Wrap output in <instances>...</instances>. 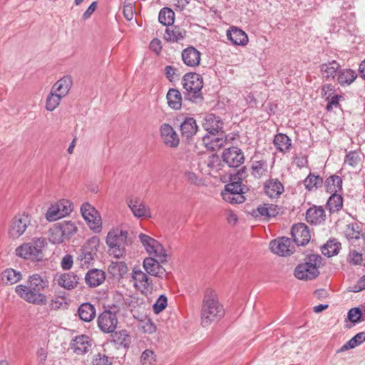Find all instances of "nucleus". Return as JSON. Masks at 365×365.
<instances>
[{"instance_id":"obj_16","label":"nucleus","mask_w":365,"mask_h":365,"mask_svg":"<svg viewBox=\"0 0 365 365\" xmlns=\"http://www.w3.org/2000/svg\"><path fill=\"white\" fill-rule=\"evenodd\" d=\"M291 235L293 241L297 246H304L308 244L311 235L308 227L304 223H298L292 226Z\"/></svg>"},{"instance_id":"obj_30","label":"nucleus","mask_w":365,"mask_h":365,"mask_svg":"<svg viewBox=\"0 0 365 365\" xmlns=\"http://www.w3.org/2000/svg\"><path fill=\"white\" fill-rule=\"evenodd\" d=\"M79 280V277L73 272H67L61 274L57 279V282L59 286L71 290L76 287Z\"/></svg>"},{"instance_id":"obj_64","label":"nucleus","mask_w":365,"mask_h":365,"mask_svg":"<svg viewBox=\"0 0 365 365\" xmlns=\"http://www.w3.org/2000/svg\"><path fill=\"white\" fill-rule=\"evenodd\" d=\"M364 289H365V275L359 278L356 284L351 287L350 291L353 292H359Z\"/></svg>"},{"instance_id":"obj_2","label":"nucleus","mask_w":365,"mask_h":365,"mask_svg":"<svg viewBox=\"0 0 365 365\" xmlns=\"http://www.w3.org/2000/svg\"><path fill=\"white\" fill-rule=\"evenodd\" d=\"M225 315L223 305L219 302L217 293L207 289L204 294L200 312L201 324L207 327Z\"/></svg>"},{"instance_id":"obj_7","label":"nucleus","mask_w":365,"mask_h":365,"mask_svg":"<svg viewBox=\"0 0 365 365\" xmlns=\"http://www.w3.org/2000/svg\"><path fill=\"white\" fill-rule=\"evenodd\" d=\"M108 309L99 314L97 319L98 327L104 333H113L116 329L118 321L116 313L119 309L117 305L108 306Z\"/></svg>"},{"instance_id":"obj_60","label":"nucleus","mask_w":365,"mask_h":365,"mask_svg":"<svg viewBox=\"0 0 365 365\" xmlns=\"http://www.w3.org/2000/svg\"><path fill=\"white\" fill-rule=\"evenodd\" d=\"M93 365H112V360L105 354L98 353L95 355L92 361Z\"/></svg>"},{"instance_id":"obj_40","label":"nucleus","mask_w":365,"mask_h":365,"mask_svg":"<svg viewBox=\"0 0 365 365\" xmlns=\"http://www.w3.org/2000/svg\"><path fill=\"white\" fill-rule=\"evenodd\" d=\"M323 178L321 176L310 173L304 180L303 183L308 191H312L314 189L317 190L321 187L323 185Z\"/></svg>"},{"instance_id":"obj_54","label":"nucleus","mask_w":365,"mask_h":365,"mask_svg":"<svg viewBox=\"0 0 365 365\" xmlns=\"http://www.w3.org/2000/svg\"><path fill=\"white\" fill-rule=\"evenodd\" d=\"M168 305V299L165 294H161L157 299L153 305V309L155 314H159L164 310Z\"/></svg>"},{"instance_id":"obj_19","label":"nucleus","mask_w":365,"mask_h":365,"mask_svg":"<svg viewBox=\"0 0 365 365\" xmlns=\"http://www.w3.org/2000/svg\"><path fill=\"white\" fill-rule=\"evenodd\" d=\"M181 58L187 66L195 68L200 63L201 53L194 46H190L182 51Z\"/></svg>"},{"instance_id":"obj_18","label":"nucleus","mask_w":365,"mask_h":365,"mask_svg":"<svg viewBox=\"0 0 365 365\" xmlns=\"http://www.w3.org/2000/svg\"><path fill=\"white\" fill-rule=\"evenodd\" d=\"M291 241L287 237L273 240L269 243L270 250L279 256H289L292 253L290 250Z\"/></svg>"},{"instance_id":"obj_26","label":"nucleus","mask_w":365,"mask_h":365,"mask_svg":"<svg viewBox=\"0 0 365 365\" xmlns=\"http://www.w3.org/2000/svg\"><path fill=\"white\" fill-rule=\"evenodd\" d=\"M227 37L234 45L245 46L248 43V37L246 33L237 27H232L227 30Z\"/></svg>"},{"instance_id":"obj_10","label":"nucleus","mask_w":365,"mask_h":365,"mask_svg":"<svg viewBox=\"0 0 365 365\" xmlns=\"http://www.w3.org/2000/svg\"><path fill=\"white\" fill-rule=\"evenodd\" d=\"M139 239L150 255L158 258L161 262H167L168 255L163 245L156 240L143 233L139 235Z\"/></svg>"},{"instance_id":"obj_57","label":"nucleus","mask_w":365,"mask_h":365,"mask_svg":"<svg viewBox=\"0 0 365 365\" xmlns=\"http://www.w3.org/2000/svg\"><path fill=\"white\" fill-rule=\"evenodd\" d=\"M46 219L48 221H56L60 218L63 217L57 205H52L48 210L46 214Z\"/></svg>"},{"instance_id":"obj_13","label":"nucleus","mask_w":365,"mask_h":365,"mask_svg":"<svg viewBox=\"0 0 365 365\" xmlns=\"http://www.w3.org/2000/svg\"><path fill=\"white\" fill-rule=\"evenodd\" d=\"M160 137L163 144L168 148H175L179 145V136L168 123H165L160 125Z\"/></svg>"},{"instance_id":"obj_55","label":"nucleus","mask_w":365,"mask_h":365,"mask_svg":"<svg viewBox=\"0 0 365 365\" xmlns=\"http://www.w3.org/2000/svg\"><path fill=\"white\" fill-rule=\"evenodd\" d=\"M184 176L185 180L190 184L200 186L202 185V179L200 177L199 175L196 174L195 173L190 171V170H186L184 173Z\"/></svg>"},{"instance_id":"obj_50","label":"nucleus","mask_w":365,"mask_h":365,"mask_svg":"<svg viewBox=\"0 0 365 365\" xmlns=\"http://www.w3.org/2000/svg\"><path fill=\"white\" fill-rule=\"evenodd\" d=\"M66 239H69L77 231V227L71 221H63L58 223Z\"/></svg>"},{"instance_id":"obj_27","label":"nucleus","mask_w":365,"mask_h":365,"mask_svg":"<svg viewBox=\"0 0 365 365\" xmlns=\"http://www.w3.org/2000/svg\"><path fill=\"white\" fill-rule=\"evenodd\" d=\"M320 72L326 80L334 79L340 71L341 65L335 60L324 63L319 66Z\"/></svg>"},{"instance_id":"obj_3","label":"nucleus","mask_w":365,"mask_h":365,"mask_svg":"<svg viewBox=\"0 0 365 365\" xmlns=\"http://www.w3.org/2000/svg\"><path fill=\"white\" fill-rule=\"evenodd\" d=\"M322 257L318 254H311L305 257L304 262L294 269V276L299 279L309 281L316 279L319 274V268L322 265Z\"/></svg>"},{"instance_id":"obj_22","label":"nucleus","mask_w":365,"mask_h":365,"mask_svg":"<svg viewBox=\"0 0 365 365\" xmlns=\"http://www.w3.org/2000/svg\"><path fill=\"white\" fill-rule=\"evenodd\" d=\"M223 122L220 117L215 115V114H207L202 123V126L208 133H220L222 131Z\"/></svg>"},{"instance_id":"obj_9","label":"nucleus","mask_w":365,"mask_h":365,"mask_svg":"<svg viewBox=\"0 0 365 365\" xmlns=\"http://www.w3.org/2000/svg\"><path fill=\"white\" fill-rule=\"evenodd\" d=\"M29 226H31V217L29 215H16L9 225L8 235L9 238L18 239L25 233Z\"/></svg>"},{"instance_id":"obj_34","label":"nucleus","mask_w":365,"mask_h":365,"mask_svg":"<svg viewBox=\"0 0 365 365\" xmlns=\"http://www.w3.org/2000/svg\"><path fill=\"white\" fill-rule=\"evenodd\" d=\"M273 143L276 149L283 153L289 151L292 146L291 139L284 133L275 135Z\"/></svg>"},{"instance_id":"obj_44","label":"nucleus","mask_w":365,"mask_h":365,"mask_svg":"<svg viewBox=\"0 0 365 365\" xmlns=\"http://www.w3.org/2000/svg\"><path fill=\"white\" fill-rule=\"evenodd\" d=\"M267 168L268 165L266 160H255L251 166L252 175L256 178H260L267 173Z\"/></svg>"},{"instance_id":"obj_38","label":"nucleus","mask_w":365,"mask_h":365,"mask_svg":"<svg viewBox=\"0 0 365 365\" xmlns=\"http://www.w3.org/2000/svg\"><path fill=\"white\" fill-rule=\"evenodd\" d=\"M331 194L327 202L326 207L331 213L337 212L343 207V197L338 193Z\"/></svg>"},{"instance_id":"obj_37","label":"nucleus","mask_w":365,"mask_h":365,"mask_svg":"<svg viewBox=\"0 0 365 365\" xmlns=\"http://www.w3.org/2000/svg\"><path fill=\"white\" fill-rule=\"evenodd\" d=\"M22 278L21 272L9 268L5 269L1 274V280L4 284H14L19 282Z\"/></svg>"},{"instance_id":"obj_51","label":"nucleus","mask_w":365,"mask_h":365,"mask_svg":"<svg viewBox=\"0 0 365 365\" xmlns=\"http://www.w3.org/2000/svg\"><path fill=\"white\" fill-rule=\"evenodd\" d=\"M205 163L208 167L210 172H217L221 170V160L216 154L210 155L206 160Z\"/></svg>"},{"instance_id":"obj_61","label":"nucleus","mask_w":365,"mask_h":365,"mask_svg":"<svg viewBox=\"0 0 365 365\" xmlns=\"http://www.w3.org/2000/svg\"><path fill=\"white\" fill-rule=\"evenodd\" d=\"M363 261V256L356 250H351L347 256V262L354 265H358Z\"/></svg>"},{"instance_id":"obj_28","label":"nucleus","mask_w":365,"mask_h":365,"mask_svg":"<svg viewBox=\"0 0 365 365\" xmlns=\"http://www.w3.org/2000/svg\"><path fill=\"white\" fill-rule=\"evenodd\" d=\"M284 191V186L278 179H270L264 183V192L271 198L278 197Z\"/></svg>"},{"instance_id":"obj_47","label":"nucleus","mask_w":365,"mask_h":365,"mask_svg":"<svg viewBox=\"0 0 365 365\" xmlns=\"http://www.w3.org/2000/svg\"><path fill=\"white\" fill-rule=\"evenodd\" d=\"M221 195L225 201L231 204H240L245 200V197L240 192L222 191Z\"/></svg>"},{"instance_id":"obj_29","label":"nucleus","mask_w":365,"mask_h":365,"mask_svg":"<svg viewBox=\"0 0 365 365\" xmlns=\"http://www.w3.org/2000/svg\"><path fill=\"white\" fill-rule=\"evenodd\" d=\"M72 83V78L70 76H64L52 86L51 91L63 98L69 92Z\"/></svg>"},{"instance_id":"obj_48","label":"nucleus","mask_w":365,"mask_h":365,"mask_svg":"<svg viewBox=\"0 0 365 365\" xmlns=\"http://www.w3.org/2000/svg\"><path fill=\"white\" fill-rule=\"evenodd\" d=\"M340 244L334 240H330L322 247V253L328 257L338 254Z\"/></svg>"},{"instance_id":"obj_36","label":"nucleus","mask_w":365,"mask_h":365,"mask_svg":"<svg viewBox=\"0 0 365 365\" xmlns=\"http://www.w3.org/2000/svg\"><path fill=\"white\" fill-rule=\"evenodd\" d=\"M324 186L327 192L337 193L342 190V179L338 175H332L326 179Z\"/></svg>"},{"instance_id":"obj_53","label":"nucleus","mask_w":365,"mask_h":365,"mask_svg":"<svg viewBox=\"0 0 365 365\" xmlns=\"http://www.w3.org/2000/svg\"><path fill=\"white\" fill-rule=\"evenodd\" d=\"M361 161L359 153L356 150H351L346 155L344 163L352 168L356 167Z\"/></svg>"},{"instance_id":"obj_32","label":"nucleus","mask_w":365,"mask_h":365,"mask_svg":"<svg viewBox=\"0 0 365 365\" xmlns=\"http://www.w3.org/2000/svg\"><path fill=\"white\" fill-rule=\"evenodd\" d=\"M180 130L182 136L187 138L193 136L197 130L196 120L193 118H185L180 123Z\"/></svg>"},{"instance_id":"obj_12","label":"nucleus","mask_w":365,"mask_h":365,"mask_svg":"<svg viewBox=\"0 0 365 365\" xmlns=\"http://www.w3.org/2000/svg\"><path fill=\"white\" fill-rule=\"evenodd\" d=\"M223 161L230 168H238L245 161L244 153L236 146L225 149L222 153Z\"/></svg>"},{"instance_id":"obj_39","label":"nucleus","mask_w":365,"mask_h":365,"mask_svg":"<svg viewBox=\"0 0 365 365\" xmlns=\"http://www.w3.org/2000/svg\"><path fill=\"white\" fill-rule=\"evenodd\" d=\"M364 341H365V332H359L339 349L336 353H341L354 349L361 344Z\"/></svg>"},{"instance_id":"obj_33","label":"nucleus","mask_w":365,"mask_h":365,"mask_svg":"<svg viewBox=\"0 0 365 365\" xmlns=\"http://www.w3.org/2000/svg\"><path fill=\"white\" fill-rule=\"evenodd\" d=\"M185 36V30L179 26H173L166 29L164 38L168 42L175 43L183 40Z\"/></svg>"},{"instance_id":"obj_49","label":"nucleus","mask_w":365,"mask_h":365,"mask_svg":"<svg viewBox=\"0 0 365 365\" xmlns=\"http://www.w3.org/2000/svg\"><path fill=\"white\" fill-rule=\"evenodd\" d=\"M63 97L51 91L46 101V109L48 111L54 110L60 104Z\"/></svg>"},{"instance_id":"obj_31","label":"nucleus","mask_w":365,"mask_h":365,"mask_svg":"<svg viewBox=\"0 0 365 365\" xmlns=\"http://www.w3.org/2000/svg\"><path fill=\"white\" fill-rule=\"evenodd\" d=\"M78 314L81 320L89 322L96 317V308L93 304L84 302L78 307Z\"/></svg>"},{"instance_id":"obj_5","label":"nucleus","mask_w":365,"mask_h":365,"mask_svg":"<svg viewBox=\"0 0 365 365\" xmlns=\"http://www.w3.org/2000/svg\"><path fill=\"white\" fill-rule=\"evenodd\" d=\"M128 232L118 228L111 230L107 235L106 244L109 252L115 258H120L127 245Z\"/></svg>"},{"instance_id":"obj_1","label":"nucleus","mask_w":365,"mask_h":365,"mask_svg":"<svg viewBox=\"0 0 365 365\" xmlns=\"http://www.w3.org/2000/svg\"><path fill=\"white\" fill-rule=\"evenodd\" d=\"M49 286L46 277L39 274L29 276L26 284H19L15 287L16 293L28 303L35 305H46L47 297L42 292Z\"/></svg>"},{"instance_id":"obj_17","label":"nucleus","mask_w":365,"mask_h":365,"mask_svg":"<svg viewBox=\"0 0 365 365\" xmlns=\"http://www.w3.org/2000/svg\"><path fill=\"white\" fill-rule=\"evenodd\" d=\"M162 263L158 258L155 257H146L143 262V266L146 272L152 276L163 278L166 274L165 268L160 265Z\"/></svg>"},{"instance_id":"obj_8","label":"nucleus","mask_w":365,"mask_h":365,"mask_svg":"<svg viewBox=\"0 0 365 365\" xmlns=\"http://www.w3.org/2000/svg\"><path fill=\"white\" fill-rule=\"evenodd\" d=\"M81 213L89 228L95 233L102 230V220L98 211L89 202H83L81 206Z\"/></svg>"},{"instance_id":"obj_56","label":"nucleus","mask_w":365,"mask_h":365,"mask_svg":"<svg viewBox=\"0 0 365 365\" xmlns=\"http://www.w3.org/2000/svg\"><path fill=\"white\" fill-rule=\"evenodd\" d=\"M155 361V355L150 349L145 350L140 356V362L142 365H153Z\"/></svg>"},{"instance_id":"obj_11","label":"nucleus","mask_w":365,"mask_h":365,"mask_svg":"<svg viewBox=\"0 0 365 365\" xmlns=\"http://www.w3.org/2000/svg\"><path fill=\"white\" fill-rule=\"evenodd\" d=\"M135 287L143 294L148 296L153 292V283L147 274L140 269H134L132 272Z\"/></svg>"},{"instance_id":"obj_21","label":"nucleus","mask_w":365,"mask_h":365,"mask_svg":"<svg viewBox=\"0 0 365 365\" xmlns=\"http://www.w3.org/2000/svg\"><path fill=\"white\" fill-rule=\"evenodd\" d=\"M128 205L133 215L138 218L150 217V209L139 197H130L128 200Z\"/></svg>"},{"instance_id":"obj_35","label":"nucleus","mask_w":365,"mask_h":365,"mask_svg":"<svg viewBox=\"0 0 365 365\" xmlns=\"http://www.w3.org/2000/svg\"><path fill=\"white\" fill-rule=\"evenodd\" d=\"M168 106L173 110H179L182 106V96L175 88H170L166 96Z\"/></svg>"},{"instance_id":"obj_4","label":"nucleus","mask_w":365,"mask_h":365,"mask_svg":"<svg viewBox=\"0 0 365 365\" xmlns=\"http://www.w3.org/2000/svg\"><path fill=\"white\" fill-rule=\"evenodd\" d=\"M47 245L46 240L42 237L34 238L31 242L24 243L15 250L16 256L33 261H41L43 258V248Z\"/></svg>"},{"instance_id":"obj_43","label":"nucleus","mask_w":365,"mask_h":365,"mask_svg":"<svg viewBox=\"0 0 365 365\" xmlns=\"http://www.w3.org/2000/svg\"><path fill=\"white\" fill-rule=\"evenodd\" d=\"M175 13L174 11L168 8L164 7L160 9L158 15V21L163 26H170L174 23Z\"/></svg>"},{"instance_id":"obj_46","label":"nucleus","mask_w":365,"mask_h":365,"mask_svg":"<svg viewBox=\"0 0 365 365\" xmlns=\"http://www.w3.org/2000/svg\"><path fill=\"white\" fill-rule=\"evenodd\" d=\"M240 171L237 172V175L231 178V182L227 184L223 191H229L233 192H240L243 195L245 192L244 187L242 186L241 178L238 176Z\"/></svg>"},{"instance_id":"obj_20","label":"nucleus","mask_w":365,"mask_h":365,"mask_svg":"<svg viewBox=\"0 0 365 365\" xmlns=\"http://www.w3.org/2000/svg\"><path fill=\"white\" fill-rule=\"evenodd\" d=\"M227 138L224 132L220 133H207L202 137V142L205 147L210 150H216L221 148L226 142Z\"/></svg>"},{"instance_id":"obj_23","label":"nucleus","mask_w":365,"mask_h":365,"mask_svg":"<svg viewBox=\"0 0 365 365\" xmlns=\"http://www.w3.org/2000/svg\"><path fill=\"white\" fill-rule=\"evenodd\" d=\"M106 279V273L98 269H91L85 275V282L89 287H96Z\"/></svg>"},{"instance_id":"obj_45","label":"nucleus","mask_w":365,"mask_h":365,"mask_svg":"<svg viewBox=\"0 0 365 365\" xmlns=\"http://www.w3.org/2000/svg\"><path fill=\"white\" fill-rule=\"evenodd\" d=\"M48 240L52 244H60L66 240L58 224L54 225L48 231Z\"/></svg>"},{"instance_id":"obj_52","label":"nucleus","mask_w":365,"mask_h":365,"mask_svg":"<svg viewBox=\"0 0 365 365\" xmlns=\"http://www.w3.org/2000/svg\"><path fill=\"white\" fill-rule=\"evenodd\" d=\"M359 227L356 223H349L346 225L344 235L348 240H358L360 238Z\"/></svg>"},{"instance_id":"obj_15","label":"nucleus","mask_w":365,"mask_h":365,"mask_svg":"<svg viewBox=\"0 0 365 365\" xmlns=\"http://www.w3.org/2000/svg\"><path fill=\"white\" fill-rule=\"evenodd\" d=\"M93 345V340L87 335L76 336L70 343V348L77 355H83L88 353Z\"/></svg>"},{"instance_id":"obj_42","label":"nucleus","mask_w":365,"mask_h":365,"mask_svg":"<svg viewBox=\"0 0 365 365\" xmlns=\"http://www.w3.org/2000/svg\"><path fill=\"white\" fill-rule=\"evenodd\" d=\"M112 334V341L115 344L124 348L129 347L130 344V337L128 334L127 331L120 330L119 331H115Z\"/></svg>"},{"instance_id":"obj_24","label":"nucleus","mask_w":365,"mask_h":365,"mask_svg":"<svg viewBox=\"0 0 365 365\" xmlns=\"http://www.w3.org/2000/svg\"><path fill=\"white\" fill-rule=\"evenodd\" d=\"M324 210L321 206H313L306 212V220L312 225H319L325 220Z\"/></svg>"},{"instance_id":"obj_41","label":"nucleus","mask_w":365,"mask_h":365,"mask_svg":"<svg viewBox=\"0 0 365 365\" xmlns=\"http://www.w3.org/2000/svg\"><path fill=\"white\" fill-rule=\"evenodd\" d=\"M128 271V267L124 262H111L108 266V272L114 277H119L124 276Z\"/></svg>"},{"instance_id":"obj_59","label":"nucleus","mask_w":365,"mask_h":365,"mask_svg":"<svg viewBox=\"0 0 365 365\" xmlns=\"http://www.w3.org/2000/svg\"><path fill=\"white\" fill-rule=\"evenodd\" d=\"M56 205L60 210L61 216L63 217L69 215L73 210L72 205L68 200H61L58 202H57Z\"/></svg>"},{"instance_id":"obj_58","label":"nucleus","mask_w":365,"mask_h":365,"mask_svg":"<svg viewBox=\"0 0 365 365\" xmlns=\"http://www.w3.org/2000/svg\"><path fill=\"white\" fill-rule=\"evenodd\" d=\"M348 319L354 324L361 322V313L359 307L351 308L348 312Z\"/></svg>"},{"instance_id":"obj_6","label":"nucleus","mask_w":365,"mask_h":365,"mask_svg":"<svg viewBox=\"0 0 365 365\" xmlns=\"http://www.w3.org/2000/svg\"><path fill=\"white\" fill-rule=\"evenodd\" d=\"M182 86L186 91L187 98L196 101L197 99H202V88L203 80L202 76L195 72L187 73L182 77Z\"/></svg>"},{"instance_id":"obj_62","label":"nucleus","mask_w":365,"mask_h":365,"mask_svg":"<svg viewBox=\"0 0 365 365\" xmlns=\"http://www.w3.org/2000/svg\"><path fill=\"white\" fill-rule=\"evenodd\" d=\"M123 13L125 18L130 21L133 17V5L130 0H125L123 3Z\"/></svg>"},{"instance_id":"obj_63","label":"nucleus","mask_w":365,"mask_h":365,"mask_svg":"<svg viewBox=\"0 0 365 365\" xmlns=\"http://www.w3.org/2000/svg\"><path fill=\"white\" fill-rule=\"evenodd\" d=\"M78 259L83 261L85 264H89L93 259V254L91 251L83 249L81 250Z\"/></svg>"},{"instance_id":"obj_14","label":"nucleus","mask_w":365,"mask_h":365,"mask_svg":"<svg viewBox=\"0 0 365 365\" xmlns=\"http://www.w3.org/2000/svg\"><path fill=\"white\" fill-rule=\"evenodd\" d=\"M279 207L274 204L264 203L252 210L251 215L256 220L268 221L279 214Z\"/></svg>"},{"instance_id":"obj_25","label":"nucleus","mask_w":365,"mask_h":365,"mask_svg":"<svg viewBox=\"0 0 365 365\" xmlns=\"http://www.w3.org/2000/svg\"><path fill=\"white\" fill-rule=\"evenodd\" d=\"M358 73L351 68H340L337 73L336 81L342 87L349 86L357 78Z\"/></svg>"}]
</instances>
